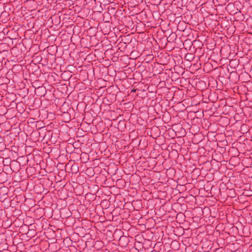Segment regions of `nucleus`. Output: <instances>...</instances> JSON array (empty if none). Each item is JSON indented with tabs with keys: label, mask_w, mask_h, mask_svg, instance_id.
<instances>
[{
	"label": "nucleus",
	"mask_w": 252,
	"mask_h": 252,
	"mask_svg": "<svg viewBox=\"0 0 252 252\" xmlns=\"http://www.w3.org/2000/svg\"><path fill=\"white\" fill-rule=\"evenodd\" d=\"M186 60L189 61H192L194 59V56L191 53H187L185 56Z\"/></svg>",
	"instance_id": "f257e3e1"
},
{
	"label": "nucleus",
	"mask_w": 252,
	"mask_h": 252,
	"mask_svg": "<svg viewBox=\"0 0 252 252\" xmlns=\"http://www.w3.org/2000/svg\"><path fill=\"white\" fill-rule=\"evenodd\" d=\"M74 167L75 168V172H77L78 171V168L77 167L76 165H72L71 166V170H73V168Z\"/></svg>",
	"instance_id": "f03ea898"
},
{
	"label": "nucleus",
	"mask_w": 252,
	"mask_h": 252,
	"mask_svg": "<svg viewBox=\"0 0 252 252\" xmlns=\"http://www.w3.org/2000/svg\"><path fill=\"white\" fill-rule=\"evenodd\" d=\"M137 89H133L132 90H131V92H135L136 91Z\"/></svg>",
	"instance_id": "7ed1b4c3"
}]
</instances>
